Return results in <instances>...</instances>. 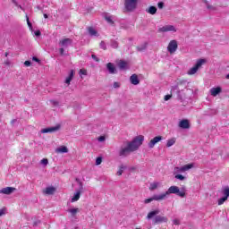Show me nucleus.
Segmentation results:
<instances>
[{
	"mask_svg": "<svg viewBox=\"0 0 229 229\" xmlns=\"http://www.w3.org/2000/svg\"><path fill=\"white\" fill-rule=\"evenodd\" d=\"M187 193V189L185 186H182L181 189L178 186H171L165 193H161L159 195H154L149 199L144 200V203L148 205V203H151V201H162L169 196V194H176L179 198H185Z\"/></svg>",
	"mask_w": 229,
	"mask_h": 229,
	"instance_id": "1",
	"label": "nucleus"
},
{
	"mask_svg": "<svg viewBox=\"0 0 229 229\" xmlns=\"http://www.w3.org/2000/svg\"><path fill=\"white\" fill-rule=\"evenodd\" d=\"M193 167L194 163L184 165L182 166H175L173 172L175 180H179V182H185V180H187V177L182 174V173H187V171H191V169H192Z\"/></svg>",
	"mask_w": 229,
	"mask_h": 229,
	"instance_id": "2",
	"label": "nucleus"
},
{
	"mask_svg": "<svg viewBox=\"0 0 229 229\" xmlns=\"http://www.w3.org/2000/svg\"><path fill=\"white\" fill-rule=\"evenodd\" d=\"M142 142H144V136L139 135L136 136L131 141L128 142V145L132 148L133 151H137L140 146H142Z\"/></svg>",
	"mask_w": 229,
	"mask_h": 229,
	"instance_id": "3",
	"label": "nucleus"
},
{
	"mask_svg": "<svg viewBox=\"0 0 229 229\" xmlns=\"http://www.w3.org/2000/svg\"><path fill=\"white\" fill-rule=\"evenodd\" d=\"M204 64H207V60L199 59L197 61V63L195 64V65L188 71V74L190 76H192V74H196V72H198V71H199V69H201V67L204 65Z\"/></svg>",
	"mask_w": 229,
	"mask_h": 229,
	"instance_id": "4",
	"label": "nucleus"
},
{
	"mask_svg": "<svg viewBox=\"0 0 229 229\" xmlns=\"http://www.w3.org/2000/svg\"><path fill=\"white\" fill-rule=\"evenodd\" d=\"M134 150H132L131 147L127 143V146H122L118 151L119 157L121 158H126V157H129L131 153H133Z\"/></svg>",
	"mask_w": 229,
	"mask_h": 229,
	"instance_id": "5",
	"label": "nucleus"
},
{
	"mask_svg": "<svg viewBox=\"0 0 229 229\" xmlns=\"http://www.w3.org/2000/svg\"><path fill=\"white\" fill-rule=\"evenodd\" d=\"M137 3H139V0H124V6L127 12H133V10H136Z\"/></svg>",
	"mask_w": 229,
	"mask_h": 229,
	"instance_id": "6",
	"label": "nucleus"
},
{
	"mask_svg": "<svg viewBox=\"0 0 229 229\" xmlns=\"http://www.w3.org/2000/svg\"><path fill=\"white\" fill-rule=\"evenodd\" d=\"M192 89H181L177 91V98L179 99H187V98H191L192 96Z\"/></svg>",
	"mask_w": 229,
	"mask_h": 229,
	"instance_id": "7",
	"label": "nucleus"
},
{
	"mask_svg": "<svg viewBox=\"0 0 229 229\" xmlns=\"http://www.w3.org/2000/svg\"><path fill=\"white\" fill-rule=\"evenodd\" d=\"M178 50V41L175 39H173L169 42L167 46V51L170 53V55H174L176 51Z\"/></svg>",
	"mask_w": 229,
	"mask_h": 229,
	"instance_id": "8",
	"label": "nucleus"
},
{
	"mask_svg": "<svg viewBox=\"0 0 229 229\" xmlns=\"http://www.w3.org/2000/svg\"><path fill=\"white\" fill-rule=\"evenodd\" d=\"M82 192H83V183L80 182V188L75 191V193L72 197L71 202L76 203V201L80 199Z\"/></svg>",
	"mask_w": 229,
	"mask_h": 229,
	"instance_id": "9",
	"label": "nucleus"
},
{
	"mask_svg": "<svg viewBox=\"0 0 229 229\" xmlns=\"http://www.w3.org/2000/svg\"><path fill=\"white\" fill-rule=\"evenodd\" d=\"M169 31H171L172 33H176V27H174V25H165L158 29L159 33H167Z\"/></svg>",
	"mask_w": 229,
	"mask_h": 229,
	"instance_id": "10",
	"label": "nucleus"
},
{
	"mask_svg": "<svg viewBox=\"0 0 229 229\" xmlns=\"http://www.w3.org/2000/svg\"><path fill=\"white\" fill-rule=\"evenodd\" d=\"M178 126L182 130H189L191 128V122L188 119H182L179 122Z\"/></svg>",
	"mask_w": 229,
	"mask_h": 229,
	"instance_id": "11",
	"label": "nucleus"
},
{
	"mask_svg": "<svg viewBox=\"0 0 229 229\" xmlns=\"http://www.w3.org/2000/svg\"><path fill=\"white\" fill-rule=\"evenodd\" d=\"M160 140H162V136H156L154 137L148 144V148H150V149H153V148H155V145L158 144V142H160Z\"/></svg>",
	"mask_w": 229,
	"mask_h": 229,
	"instance_id": "12",
	"label": "nucleus"
},
{
	"mask_svg": "<svg viewBox=\"0 0 229 229\" xmlns=\"http://www.w3.org/2000/svg\"><path fill=\"white\" fill-rule=\"evenodd\" d=\"M72 44V39L69 38H64V39H61L59 41V46L61 47H69V46H71Z\"/></svg>",
	"mask_w": 229,
	"mask_h": 229,
	"instance_id": "13",
	"label": "nucleus"
},
{
	"mask_svg": "<svg viewBox=\"0 0 229 229\" xmlns=\"http://www.w3.org/2000/svg\"><path fill=\"white\" fill-rule=\"evenodd\" d=\"M60 130V126L56 125L55 127H48L41 130V133H54V131H58Z\"/></svg>",
	"mask_w": 229,
	"mask_h": 229,
	"instance_id": "14",
	"label": "nucleus"
},
{
	"mask_svg": "<svg viewBox=\"0 0 229 229\" xmlns=\"http://www.w3.org/2000/svg\"><path fill=\"white\" fill-rule=\"evenodd\" d=\"M16 189L13 187H5L0 190V194H12L13 192H15Z\"/></svg>",
	"mask_w": 229,
	"mask_h": 229,
	"instance_id": "15",
	"label": "nucleus"
},
{
	"mask_svg": "<svg viewBox=\"0 0 229 229\" xmlns=\"http://www.w3.org/2000/svg\"><path fill=\"white\" fill-rule=\"evenodd\" d=\"M106 69H107L109 74H116L117 73V69H115V66L112 63H108L106 64Z\"/></svg>",
	"mask_w": 229,
	"mask_h": 229,
	"instance_id": "16",
	"label": "nucleus"
},
{
	"mask_svg": "<svg viewBox=\"0 0 229 229\" xmlns=\"http://www.w3.org/2000/svg\"><path fill=\"white\" fill-rule=\"evenodd\" d=\"M154 223L158 225V223H167V217L162 216H157L154 218Z\"/></svg>",
	"mask_w": 229,
	"mask_h": 229,
	"instance_id": "17",
	"label": "nucleus"
},
{
	"mask_svg": "<svg viewBox=\"0 0 229 229\" xmlns=\"http://www.w3.org/2000/svg\"><path fill=\"white\" fill-rule=\"evenodd\" d=\"M222 90L223 89H221V87L212 88L210 89V94L211 96H213V98H216V96H217L218 94H221Z\"/></svg>",
	"mask_w": 229,
	"mask_h": 229,
	"instance_id": "18",
	"label": "nucleus"
},
{
	"mask_svg": "<svg viewBox=\"0 0 229 229\" xmlns=\"http://www.w3.org/2000/svg\"><path fill=\"white\" fill-rule=\"evenodd\" d=\"M130 81L132 85H139V83H140V81L139 80V76H137V74H132L130 77Z\"/></svg>",
	"mask_w": 229,
	"mask_h": 229,
	"instance_id": "19",
	"label": "nucleus"
},
{
	"mask_svg": "<svg viewBox=\"0 0 229 229\" xmlns=\"http://www.w3.org/2000/svg\"><path fill=\"white\" fill-rule=\"evenodd\" d=\"M158 187H162V182H154L150 183L149 191H157Z\"/></svg>",
	"mask_w": 229,
	"mask_h": 229,
	"instance_id": "20",
	"label": "nucleus"
},
{
	"mask_svg": "<svg viewBox=\"0 0 229 229\" xmlns=\"http://www.w3.org/2000/svg\"><path fill=\"white\" fill-rule=\"evenodd\" d=\"M56 189L53 186H50V187H47L44 191V193L45 194H47L48 196H51L53 194H55Z\"/></svg>",
	"mask_w": 229,
	"mask_h": 229,
	"instance_id": "21",
	"label": "nucleus"
},
{
	"mask_svg": "<svg viewBox=\"0 0 229 229\" xmlns=\"http://www.w3.org/2000/svg\"><path fill=\"white\" fill-rule=\"evenodd\" d=\"M72 78H74V70H71L69 76L65 80L66 85H71V81H72Z\"/></svg>",
	"mask_w": 229,
	"mask_h": 229,
	"instance_id": "22",
	"label": "nucleus"
},
{
	"mask_svg": "<svg viewBox=\"0 0 229 229\" xmlns=\"http://www.w3.org/2000/svg\"><path fill=\"white\" fill-rule=\"evenodd\" d=\"M157 214H160V210L158 209L150 211L147 216V219H153V217H155V216H157Z\"/></svg>",
	"mask_w": 229,
	"mask_h": 229,
	"instance_id": "23",
	"label": "nucleus"
},
{
	"mask_svg": "<svg viewBox=\"0 0 229 229\" xmlns=\"http://www.w3.org/2000/svg\"><path fill=\"white\" fill-rule=\"evenodd\" d=\"M157 7L156 6H149L148 9H146L147 13H149L150 15H155L157 13Z\"/></svg>",
	"mask_w": 229,
	"mask_h": 229,
	"instance_id": "24",
	"label": "nucleus"
},
{
	"mask_svg": "<svg viewBox=\"0 0 229 229\" xmlns=\"http://www.w3.org/2000/svg\"><path fill=\"white\" fill-rule=\"evenodd\" d=\"M55 153H69V148L65 146H61L55 149Z\"/></svg>",
	"mask_w": 229,
	"mask_h": 229,
	"instance_id": "25",
	"label": "nucleus"
},
{
	"mask_svg": "<svg viewBox=\"0 0 229 229\" xmlns=\"http://www.w3.org/2000/svg\"><path fill=\"white\" fill-rule=\"evenodd\" d=\"M105 19L108 22V24H114V21H115V16L106 14L105 16Z\"/></svg>",
	"mask_w": 229,
	"mask_h": 229,
	"instance_id": "26",
	"label": "nucleus"
},
{
	"mask_svg": "<svg viewBox=\"0 0 229 229\" xmlns=\"http://www.w3.org/2000/svg\"><path fill=\"white\" fill-rule=\"evenodd\" d=\"M88 31L90 37H98V30H96V29L93 27H89Z\"/></svg>",
	"mask_w": 229,
	"mask_h": 229,
	"instance_id": "27",
	"label": "nucleus"
},
{
	"mask_svg": "<svg viewBox=\"0 0 229 229\" xmlns=\"http://www.w3.org/2000/svg\"><path fill=\"white\" fill-rule=\"evenodd\" d=\"M67 212H69V214H71V216L72 217H74V216H76L78 212H80V208H70V209L67 210Z\"/></svg>",
	"mask_w": 229,
	"mask_h": 229,
	"instance_id": "28",
	"label": "nucleus"
},
{
	"mask_svg": "<svg viewBox=\"0 0 229 229\" xmlns=\"http://www.w3.org/2000/svg\"><path fill=\"white\" fill-rule=\"evenodd\" d=\"M176 144V138H171L170 140H166V148H171Z\"/></svg>",
	"mask_w": 229,
	"mask_h": 229,
	"instance_id": "29",
	"label": "nucleus"
},
{
	"mask_svg": "<svg viewBox=\"0 0 229 229\" xmlns=\"http://www.w3.org/2000/svg\"><path fill=\"white\" fill-rule=\"evenodd\" d=\"M118 67H119V69H122V70L128 69V63H126L124 61H120L118 63Z\"/></svg>",
	"mask_w": 229,
	"mask_h": 229,
	"instance_id": "30",
	"label": "nucleus"
},
{
	"mask_svg": "<svg viewBox=\"0 0 229 229\" xmlns=\"http://www.w3.org/2000/svg\"><path fill=\"white\" fill-rule=\"evenodd\" d=\"M222 194L224 195V197L228 199V197H229V187L228 186H225V188H223Z\"/></svg>",
	"mask_w": 229,
	"mask_h": 229,
	"instance_id": "31",
	"label": "nucleus"
},
{
	"mask_svg": "<svg viewBox=\"0 0 229 229\" xmlns=\"http://www.w3.org/2000/svg\"><path fill=\"white\" fill-rule=\"evenodd\" d=\"M110 46L113 49H117L119 47V43L115 40H111Z\"/></svg>",
	"mask_w": 229,
	"mask_h": 229,
	"instance_id": "32",
	"label": "nucleus"
},
{
	"mask_svg": "<svg viewBox=\"0 0 229 229\" xmlns=\"http://www.w3.org/2000/svg\"><path fill=\"white\" fill-rule=\"evenodd\" d=\"M124 169H126V166L124 165H120V168L117 171V175L121 176V174H123V173L124 172Z\"/></svg>",
	"mask_w": 229,
	"mask_h": 229,
	"instance_id": "33",
	"label": "nucleus"
},
{
	"mask_svg": "<svg viewBox=\"0 0 229 229\" xmlns=\"http://www.w3.org/2000/svg\"><path fill=\"white\" fill-rule=\"evenodd\" d=\"M148 47V43H144L141 46L137 47L138 51H145Z\"/></svg>",
	"mask_w": 229,
	"mask_h": 229,
	"instance_id": "34",
	"label": "nucleus"
},
{
	"mask_svg": "<svg viewBox=\"0 0 229 229\" xmlns=\"http://www.w3.org/2000/svg\"><path fill=\"white\" fill-rule=\"evenodd\" d=\"M180 84L174 85L172 87L171 90L172 92H176V94H178V91H180Z\"/></svg>",
	"mask_w": 229,
	"mask_h": 229,
	"instance_id": "35",
	"label": "nucleus"
},
{
	"mask_svg": "<svg viewBox=\"0 0 229 229\" xmlns=\"http://www.w3.org/2000/svg\"><path fill=\"white\" fill-rule=\"evenodd\" d=\"M26 21H27V24L30 28V30H33V25L31 24V21H30V17L28 16V14H26Z\"/></svg>",
	"mask_w": 229,
	"mask_h": 229,
	"instance_id": "36",
	"label": "nucleus"
},
{
	"mask_svg": "<svg viewBox=\"0 0 229 229\" xmlns=\"http://www.w3.org/2000/svg\"><path fill=\"white\" fill-rule=\"evenodd\" d=\"M204 3L206 4V6H207L208 10H216V7L210 5L208 4V1L205 0Z\"/></svg>",
	"mask_w": 229,
	"mask_h": 229,
	"instance_id": "37",
	"label": "nucleus"
},
{
	"mask_svg": "<svg viewBox=\"0 0 229 229\" xmlns=\"http://www.w3.org/2000/svg\"><path fill=\"white\" fill-rule=\"evenodd\" d=\"M80 76H87V70L81 69L79 72Z\"/></svg>",
	"mask_w": 229,
	"mask_h": 229,
	"instance_id": "38",
	"label": "nucleus"
},
{
	"mask_svg": "<svg viewBox=\"0 0 229 229\" xmlns=\"http://www.w3.org/2000/svg\"><path fill=\"white\" fill-rule=\"evenodd\" d=\"M226 199H228L226 197H222L221 199H218V205H223V203H225Z\"/></svg>",
	"mask_w": 229,
	"mask_h": 229,
	"instance_id": "39",
	"label": "nucleus"
},
{
	"mask_svg": "<svg viewBox=\"0 0 229 229\" xmlns=\"http://www.w3.org/2000/svg\"><path fill=\"white\" fill-rule=\"evenodd\" d=\"M40 164L42 165H47V164H49V160H47V158H43L41 161H40Z\"/></svg>",
	"mask_w": 229,
	"mask_h": 229,
	"instance_id": "40",
	"label": "nucleus"
},
{
	"mask_svg": "<svg viewBox=\"0 0 229 229\" xmlns=\"http://www.w3.org/2000/svg\"><path fill=\"white\" fill-rule=\"evenodd\" d=\"M99 46H100L101 49H104V51H106V43H105V41H101Z\"/></svg>",
	"mask_w": 229,
	"mask_h": 229,
	"instance_id": "41",
	"label": "nucleus"
},
{
	"mask_svg": "<svg viewBox=\"0 0 229 229\" xmlns=\"http://www.w3.org/2000/svg\"><path fill=\"white\" fill-rule=\"evenodd\" d=\"M101 162H103V158L102 157H97L96 165H101Z\"/></svg>",
	"mask_w": 229,
	"mask_h": 229,
	"instance_id": "42",
	"label": "nucleus"
},
{
	"mask_svg": "<svg viewBox=\"0 0 229 229\" xmlns=\"http://www.w3.org/2000/svg\"><path fill=\"white\" fill-rule=\"evenodd\" d=\"M98 142H105L106 140V138L105 136H100L98 138Z\"/></svg>",
	"mask_w": 229,
	"mask_h": 229,
	"instance_id": "43",
	"label": "nucleus"
},
{
	"mask_svg": "<svg viewBox=\"0 0 229 229\" xmlns=\"http://www.w3.org/2000/svg\"><path fill=\"white\" fill-rule=\"evenodd\" d=\"M5 214H6V209L4 208L0 209V217L1 216H4Z\"/></svg>",
	"mask_w": 229,
	"mask_h": 229,
	"instance_id": "44",
	"label": "nucleus"
},
{
	"mask_svg": "<svg viewBox=\"0 0 229 229\" xmlns=\"http://www.w3.org/2000/svg\"><path fill=\"white\" fill-rule=\"evenodd\" d=\"M173 225H180V220L178 218L174 219Z\"/></svg>",
	"mask_w": 229,
	"mask_h": 229,
	"instance_id": "45",
	"label": "nucleus"
},
{
	"mask_svg": "<svg viewBox=\"0 0 229 229\" xmlns=\"http://www.w3.org/2000/svg\"><path fill=\"white\" fill-rule=\"evenodd\" d=\"M113 87H114V89H119V87H121V85L119 84V82H114Z\"/></svg>",
	"mask_w": 229,
	"mask_h": 229,
	"instance_id": "46",
	"label": "nucleus"
},
{
	"mask_svg": "<svg viewBox=\"0 0 229 229\" xmlns=\"http://www.w3.org/2000/svg\"><path fill=\"white\" fill-rule=\"evenodd\" d=\"M157 6H158V8H159L160 10H162V8H164V3H163V2H159V3L157 4Z\"/></svg>",
	"mask_w": 229,
	"mask_h": 229,
	"instance_id": "47",
	"label": "nucleus"
},
{
	"mask_svg": "<svg viewBox=\"0 0 229 229\" xmlns=\"http://www.w3.org/2000/svg\"><path fill=\"white\" fill-rule=\"evenodd\" d=\"M24 65H25V67H30V65H31V62H30V61H25V62H24Z\"/></svg>",
	"mask_w": 229,
	"mask_h": 229,
	"instance_id": "48",
	"label": "nucleus"
},
{
	"mask_svg": "<svg viewBox=\"0 0 229 229\" xmlns=\"http://www.w3.org/2000/svg\"><path fill=\"white\" fill-rule=\"evenodd\" d=\"M91 57L93 58V60H95V62H99V58H98L96 55H92Z\"/></svg>",
	"mask_w": 229,
	"mask_h": 229,
	"instance_id": "49",
	"label": "nucleus"
},
{
	"mask_svg": "<svg viewBox=\"0 0 229 229\" xmlns=\"http://www.w3.org/2000/svg\"><path fill=\"white\" fill-rule=\"evenodd\" d=\"M172 96L171 95H165V101H169L171 99Z\"/></svg>",
	"mask_w": 229,
	"mask_h": 229,
	"instance_id": "50",
	"label": "nucleus"
},
{
	"mask_svg": "<svg viewBox=\"0 0 229 229\" xmlns=\"http://www.w3.org/2000/svg\"><path fill=\"white\" fill-rule=\"evenodd\" d=\"M59 53L60 55H64V47L59 49Z\"/></svg>",
	"mask_w": 229,
	"mask_h": 229,
	"instance_id": "51",
	"label": "nucleus"
},
{
	"mask_svg": "<svg viewBox=\"0 0 229 229\" xmlns=\"http://www.w3.org/2000/svg\"><path fill=\"white\" fill-rule=\"evenodd\" d=\"M52 105H55V106H58V101L51 100Z\"/></svg>",
	"mask_w": 229,
	"mask_h": 229,
	"instance_id": "52",
	"label": "nucleus"
},
{
	"mask_svg": "<svg viewBox=\"0 0 229 229\" xmlns=\"http://www.w3.org/2000/svg\"><path fill=\"white\" fill-rule=\"evenodd\" d=\"M137 170V166H131L129 168V171H136Z\"/></svg>",
	"mask_w": 229,
	"mask_h": 229,
	"instance_id": "53",
	"label": "nucleus"
},
{
	"mask_svg": "<svg viewBox=\"0 0 229 229\" xmlns=\"http://www.w3.org/2000/svg\"><path fill=\"white\" fill-rule=\"evenodd\" d=\"M34 33L36 37H40V30H36Z\"/></svg>",
	"mask_w": 229,
	"mask_h": 229,
	"instance_id": "54",
	"label": "nucleus"
},
{
	"mask_svg": "<svg viewBox=\"0 0 229 229\" xmlns=\"http://www.w3.org/2000/svg\"><path fill=\"white\" fill-rule=\"evenodd\" d=\"M12 3H13V4H15V6H19V4H17L16 0H12Z\"/></svg>",
	"mask_w": 229,
	"mask_h": 229,
	"instance_id": "55",
	"label": "nucleus"
},
{
	"mask_svg": "<svg viewBox=\"0 0 229 229\" xmlns=\"http://www.w3.org/2000/svg\"><path fill=\"white\" fill-rule=\"evenodd\" d=\"M32 60H33L34 62H39L38 58H37V57L32 58Z\"/></svg>",
	"mask_w": 229,
	"mask_h": 229,
	"instance_id": "56",
	"label": "nucleus"
},
{
	"mask_svg": "<svg viewBox=\"0 0 229 229\" xmlns=\"http://www.w3.org/2000/svg\"><path fill=\"white\" fill-rule=\"evenodd\" d=\"M47 17H48L47 14L45 13V14H44V18H45V19H47Z\"/></svg>",
	"mask_w": 229,
	"mask_h": 229,
	"instance_id": "57",
	"label": "nucleus"
},
{
	"mask_svg": "<svg viewBox=\"0 0 229 229\" xmlns=\"http://www.w3.org/2000/svg\"><path fill=\"white\" fill-rule=\"evenodd\" d=\"M15 121H17V120H12V122H11L12 124H13V123H15Z\"/></svg>",
	"mask_w": 229,
	"mask_h": 229,
	"instance_id": "58",
	"label": "nucleus"
},
{
	"mask_svg": "<svg viewBox=\"0 0 229 229\" xmlns=\"http://www.w3.org/2000/svg\"><path fill=\"white\" fill-rule=\"evenodd\" d=\"M226 79L229 80V73L226 75Z\"/></svg>",
	"mask_w": 229,
	"mask_h": 229,
	"instance_id": "59",
	"label": "nucleus"
},
{
	"mask_svg": "<svg viewBox=\"0 0 229 229\" xmlns=\"http://www.w3.org/2000/svg\"><path fill=\"white\" fill-rule=\"evenodd\" d=\"M19 8H21L22 10V6L19 5Z\"/></svg>",
	"mask_w": 229,
	"mask_h": 229,
	"instance_id": "60",
	"label": "nucleus"
},
{
	"mask_svg": "<svg viewBox=\"0 0 229 229\" xmlns=\"http://www.w3.org/2000/svg\"><path fill=\"white\" fill-rule=\"evenodd\" d=\"M5 56H8V53H5Z\"/></svg>",
	"mask_w": 229,
	"mask_h": 229,
	"instance_id": "61",
	"label": "nucleus"
}]
</instances>
